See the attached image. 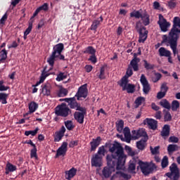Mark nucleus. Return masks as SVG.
Wrapping results in <instances>:
<instances>
[{
	"label": "nucleus",
	"mask_w": 180,
	"mask_h": 180,
	"mask_svg": "<svg viewBox=\"0 0 180 180\" xmlns=\"http://www.w3.org/2000/svg\"><path fill=\"white\" fill-rule=\"evenodd\" d=\"M179 102L176 100H174L172 101V110L173 111H176L178 110V108H179Z\"/></svg>",
	"instance_id": "obj_49"
},
{
	"label": "nucleus",
	"mask_w": 180,
	"mask_h": 180,
	"mask_svg": "<svg viewBox=\"0 0 180 180\" xmlns=\"http://www.w3.org/2000/svg\"><path fill=\"white\" fill-rule=\"evenodd\" d=\"M50 73H48L47 72V66H45L44 68V70H42V72H41V75L39 77V81H41V82H44L45 79L47 78L48 77L50 76Z\"/></svg>",
	"instance_id": "obj_28"
},
{
	"label": "nucleus",
	"mask_w": 180,
	"mask_h": 180,
	"mask_svg": "<svg viewBox=\"0 0 180 180\" xmlns=\"http://www.w3.org/2000/svg\"><path fill=\"white\" fill-rule=\"evenodd\" d=\"M103 156L100 155H93L91 159V165L92 167H101L103 165Z\"/></svg>",
	"instance_id": "obj_13"
},
{
	"label": "nucleus",
	"mask_w": 180,
	"mask_h": 180,
	"mask_svg": "<svg viewBox=\"0 0 180 180\" xmlns=\"http://www.w3.org/2000/svg\"><path fill=\"white\" fill-rule=\"evenodd\" d=\"M123 127H124V121H118V122L116 124L117 131L118 133H122Z\"/></svg>",
	"instance_id": "obj_35"
},
{
	"label": "nucleus",
	"mask_w": 180,
	"mask_h": 180,
	"mask_svg": "<svg viewBox=\"0 0 180 180\" xmlns=\"http://www.w3.org/2000/svg\"><path fill=\"white\" fill-rule=\"evenodd\" d=\"M177 27H180V18L174 17L173 27L170 30L168 36L164 34L163 37H162V44L168 43L170 48H172L174 54L176 52L178 39H179L180 34V30Z\"/></svg>",
	"instance_id": "obj_2"
},
{
	"label": "nucleus",
	"mask_w": 180,
	"mask_h": 180,
	"mask_svg": "<svg viewBox=\"0 0 180 180\" xmlns=\"http://www.w3.org/2000/svg\"><path fill=\"white\" fill-rule=\"evenodd\" d=\"M83 54H96V51L92 46H89L86 49H84V51H82Z\"/></svg>",
	"instance_id": "obj_31"
},
{
	"label": "nucleus",
	"mask_w": 180,
	"mask_h": 180,
	"mask_svg": "<svg viewBox=\"0 0 180 180\" xmlns=\"http://www.w3.org/2000/svg\"><path fill=\"white\" fill-rule=\"evenodd\" d=\"M139 165L142 174L146 176L152 174L157 168L155 164L150 165L148 162H143L142 160L139 161Z\"/></svg>",
	"instance_id": "obj_4"
},
{
	"label": "nucleus",
	"mask_w": 180,
	"mask_h": 180,
	"mask_svg": "<svg viewBox=\"0 0 180 180\" xmlns=\"http://www.w3.org/2000/svg\"><path fill=\"white\" fill-rule=\"evenodd\" d=\"M68 78V74L65 72H60L57 75V77L56 78V80L57 82H61L65 79Z\"/></svg>",
	"instance_id": "obj_36"
},
{
	"label": "nucleus",
	"mask_w": 180,
	"mask_h": 180,
	"mask_svg": "<svg viewBox=\"0 0 180 180\" xmlns=\"http://www.w3.org/2000/svg\"><path fill=\"white\" fill-rule=\"evenodd\" d=\"M160 146H155L154 148L153 146H150L151 154L153 155H158L160 153Z\"/></svg>",
	"instance_id": "obj_45"
},
{
	"label": "nucleus",
	"mask_w": 180,
	"mask_h": 180,
	"mask_svg": "<svg viewBox=\"0 0 180 180\" xmlns=\"http://www.w3.org/2000/svg\"><path fill=\"white\" fill-rule=\"evenodd\" d=\"M169 91V87L168 86H167V83L165 82L163 84H162V86H160V91L167 94V92H168Z\"/></svg>",
	"instance_id": "obj_58"
},
{
	"label": "nucleus",
	"mask_w": 180,
	"mask_h": 180,
	"mask_svg": "<svg viewBox=\"0 0 180 180\" xmlns=\"http://www.w3.org/2000/svg\"><path fill=\"white\" fill-rule=\"evenodd\" d=\"M143 137V139H148V136L147 135V133L146 132L145 129H139L137 130V136L136 138H141Z\"/></svg>",
	"instance_id": "obj_34"
},
{
	"label": "nucleus",
	"mask_w": 180,
	"mask_h": 180,
	"mask_svg": "<svg viewBox=\"0 0 180 180\" xmlns=\"http://www.w3.org/2000/svg\"><path fill=\"white\" fill-rule=\"evenodd\" d=\"M140 82L143 86V94H146V95H148V94L150 93V86L144 74L141 75Z\"/></svg>",
	"instance_id": "obj_12"
},
{
	"label": "nucleus",
	"mask_w": 180,
	"mask_h": 180,
	"mask_svg": "<svg viewBox=\"0 0 180 180\" xmlns=\"http://www.w3.org/2000/svg\"><path fill=\"white\" fill-rule=\"evenodd\" d=\"M37 108H39V105L37 103H36L34 101H32L29 104L30 113L34 112L37 110Z\"/></svg>",
	"instance_id": "obj_32"
},
{
	"label": "nucleus",
	"mask_w": 180,
	"mask_h": 180,
	"mask_svg": "<svg viewBox=\"0 0 180 180\" xmlns=\"http://www.w3.org/2000/svg\"><path fill=\"white\" fill-rule=\"evenodd\" d=\"M105 147H109V152L112 155H107L106 160L108 167H105L102 171L103 176L105 179L110 177L115 172V167L117 170H121L126 164L127 155L124 153L122 145L115 141L113 144L105 143Z\"/></svg>",
	"instance_id": "obj_1"
},
{
	"label": "nucleus",
	"mask_w": 180,
	"mask_h": 180,
	"mask_svg": "<svg viewBox=\"0 0 180 180\" xmlns=\"http://www.w3.org/2000/svg\"><path fill=\"white\" fill-rule=\"evenodd\" d=\"M39 129L36 128L34 130H29V131H25V134L28 136L29 135H31L32 136H35L37 133L39 131Z\"/></svg>",
	"instance_id": "obj_50"
},
{
	"label": "nucleus",
	"mask_w": 180,
	"mask_h": 180,
	"mask_svg": "<svg viewBox=\"0 0 180 180\" xmlns=\"http://www.w3.org/2000/svg\"><path fill=\"white\" fill-rule=\"evenodd\" d=\"M176 150H178V146L177 145H172V144L168 145V146H167L168 153H174V151H176Z\"/></svg>",
	"instance_id": "obj_42"
},
{
	"label": "nucleus",
	"mask_w": 180,
	"mask_h": 180,
	"mask_svg": "<svg viewBox=\"0 0 180 180\" xmlns=\"http://www.w3.org/2000/svg\"><path fill=\"white\" fill-rule=\"evenodd\" d=\"M148 140V138L146 137V138H142L140 141H139L136 143V146L138 150H144L147 146V141Z\"/></svg>",
	"instance_id": "obj_22"
},
{
	"label": "nucleus",
	"mask_w": 180,
	"mask_h": 180,
	"mask_svg": "<svg viewBox=\"0 0 180 180\" xmlns=\"http://www.w3.org/2000/svg\"><path fill=\"white\" fill-rule=\"evenodd\" d=\"M5 82L4 80L0 81V91H6L10 87L4 85Z\"/></svg>",
	"instance_id": "obj_53"
},
{
	"label": "nucleus",
	"mask_w": 180,
	"mask_h": 180,
	"mask_svg": "<svg viewBox=\"0 0 180 180\" xmlns=\"http://www.w3.org/2000/svg\"><path fill=\"white\" fill-rule=\"evenodd\" d=\"M162 75L161 73H155V76L151 77V80L154 83H157L158 82H159L160 80V79L162 78Z\"/></svg>",
	"instance_id": "obj_43"
},
{
	"label": "nucleus",
	"mask_w": 180,
	"mask_h": 180,
	"mask_svg": "<svg viewBox=\"0 0 180 180\" xmlns=\"http://www.w3.org/2000/svg\"><path fill=\"white\" fill-rule=\"evenodd\" d=\"M103 16H100V18H98L97 20H93L90 30L96 31L98 27L101 25V23L103 22Z\"/></svg>",
	"instance_id": "obj_24"
},
{
	"label": "nucleus",
	"mask_w": 180,
	"mask_h": 180,
	"mask_svg": "<svg viewBox=\"0 0 180 180\" xmlns=\"http://www.w3.org/2000/svg\"><path fill=\"white\" fill-rule=\"evenodd\" d=\"M158 52H159L160 56H165V57H170L171 56V51H167L164 47H160L159 49Z\"/></svg>",
	"instance_id": "obj_29"
},
{
	"label": "nucleus",
	"mask_w": 180,
	"mask_h": 180,
	"mask_svg": "<svg viewBox=\"0 0 180 180\" xmlns=\"http://www.w3.org/2000/svg\"><path fill=\"white\" fill-rule=\"evenodd\" d=\"M143 67L146 69V70H154V68H155L154 65H151V64L148 63L146 60H143Z\"/></svg>",
	"instance_id": "obj_41"
},
{
	"label": "nucleus",
	"mask_w": 180,
	"mask_h": 180,
	"mask_svg": "<svg viewBox=\"0 0 180 180\" xmlns=\"http://www.w3.org/2000/svg\"><path fill=\"white\" fill-rule=\"evenodd\" d=\"M64 124L66 129H68L69 131H72L75 128L72 121H70V120L65 121Z\"/></svg>",
	"instance_id": "obj_39"
},
{
	"label": "nucleus",
	"mask_w": 180,
	"mask_h": 180,
	"mask_svg": "<svg viewBox=\"0 0 180 180\" xmlns=\"http://www.w3.org/2000/svg\"><path fill=\"white\" fill-rule=\"evenodd\" d=\"M105 153V149L104 146H101L98 148L97 153L96 155H98L101 157H104Z\"/></svg>",
	"instance_id": "obj_47"
},
{
	"label": "nucleus",
	"mask_w": 180,
	"mask_h": 180,
	"mask_svg": "<svg viewBox=\"0 0 180 180\" xmlns=\"http://www.w3.org/2000/svg\"><path fill=\"white\" fill-rule=\"evenodd\" d=\"M124 150H126L127 153L131 157H134L136 155H137V152L134 151L131 149V148L127 145L125 146Z\"/></svg>",
	"instance_id": "obj_33"
},
{
	"label": "nucleus",
	"mask_w": 180,
	"mask_h": 180,
	"mask_svg": "<svg viewBox=\"0 0 180 180\" xmlns=\"http://www.w3.org/2000/svg\"><path fill=\"white\" fill-rule=\"evenodd\" d=\"M116 174H120L121 177H122L124 180H129L131 178L130 174H125L122 172H116Z\"/></svg>",
	"instance_id": "obj_46"
},
{
	"label": "nucleus",
	"mask_w": 180,
	"mask_h": 180,
	"mask_svg": "<svg viewBox=\"0 0 180 180\" xmlns=\"http://www.w3.org/2000/svg\"><path fill=\"white\" fill-rule=\"evenodd\" d=\"M139 62H140V58H137L136 53H134V58L131 60L130 65L129 66H130L134 72H137V71H139Z\"/></svg>",
	"instance_id": "obj_19"
},
{
	"label": "nucleus",
	"mask_w": 180,
	"mask_h": 180,
	"mask_svg": "<svg viewBox=\"0 0 180 180\" xmlns=\"http://www.w3.org/2000/svg\"><path fill=\"white\" fill-rule=\"evenodd\" d=\"M170 134V126L169 124H165L162 131H160V135L162 137H168Z\"/></svg>",
	"instance_id": "obj_26"
},
{
	"label": "nucleus",
	"mask_w": 180,
	"mask_h": 180,
	"mask_svg": "<svg viewBox=\"0 0 180 180\" xmlns=\"http://www.w3.org/2000/svg\"><path fill=\"white\" fill-rule=\"evenodd\" d=\"M33 22H34L33 20L29 22L28 27L27 28V30H25V32H24V34H30V32H31L32 30Z\"/></svg>",
	"instance_id": "obj_54"
},
{
	"label": "nucleus",
	"mask_w": 180,
	"mask_h": 180,
	"mask_svg": "<svg viewBox=\"0 0 180 180\" xmlns=\"http://www.w3.org/2000/svg\"><path fill=\"white\" fill-rule=\"evenodd\" d=\"M131 18H135L136 19L141 18L143 25L147 26L150 25V15L146 13H143V14L139 11H133L130 13Z\"/></svg>",
	"instance_id": "obj_7"
},
{
	"label": "nucleus",
	"mask_w": 180,
	"mask_h": 180,
	"mask_svg": "<svg viewBox=\"0 0 180 180\" xmlns=\"http://www.w3.org/2000/svg\"><path fill=\"white\" fill-rule=\"evenodd\" d=\"M55 113L58 117H68L71 113V110L65 103H63L56 108Z\"/></svg>",
	"instance_id": "obj_8"
},
{
	"label": "nucleus",
	"mask_w": 180,
	"mask_h": 180,
	"mask_svg": "<svg viewBox=\"0 0 180 180\" xmlns=\"http://www.w3.org/2000/svg\"><path fill=\"white\" fill-rule=\"evenodd\" d=\"M64 49L65 46L63 43L57 44L56 46H53L51 56L47 58V63L49 65H51L53 67L54 63H56V58H58L59 55L61 54L62 51Z\"/></svg>",
	"instance_id": "obj_3"
},
{
	"label": "nucleus",
	"mask_w": 180,
	"mask_h": 180,
	"mask_svg": "<svg viewBox=\"0 0 180 180\" xmlns=\"http://www.w3.org/2000/svg\"><path fill=\"white\" fill-rule=\"evenodd\" d=\"M80 112H74V118L75 120H77V122L79 124H84V117L86 114V109L84 108L83 111H80Z\"/></svg>",
	"instance_id": "obj_14"
},
{
	"label": "nucleus",
	"mask_w": 180,
	"mask_h": 180,
	"mask_svg": "<svg viewBox=\"0 0 180 180\" xmlns=\"http://www.w3.org/2000/svg\"><path fill=\"white\" fill-rule=\"evenodd\" d=\"M172 119V117L169 112H166L164 115V121L165 122H170Z\"/></svg>",
	"instance_id": "obj_59"
},
{
	"label": "nucleus",
	"mask_w": 180,
	"mask_h": 180,
	"mask_svg": "<svg viewBox=\"0 0 180 180\" xmlns=\"http://www.w3.org/2000/svg\"><path fill=\"white\" fill-rule=\"evenodd\" d=\"M37 148L36 146L32 148V149H31L30 150V158H35V159H37Z\"/></svg>",
	"instance_id": "obj_56"
},
{
	"label": "nucleus",
	"mask_w": 180,
	"mask_h": 180,
	"mask_svg": "<svg viewBox=\"0 0 180 180\" xmlns=\"http://www.w3.org/2000/svg\"><path fill=\"white\" fill-rule=\"evenodd\" d=\"M160 105L168 110L171 109V105L166 98L162 99V101H160Z\"/></svg>",
	"instance_id": "obj_30"
},
{
	"label": "nucleus",
	"mask_w": 180,
	"mask_h": 180,
	"mask_svg": "<svg viewBox=\"0 0 180 180\" xmlns=\"http://www.w3.org/2000/svg\"><path fill=\"white\" fill-rule=\"evenodd\" d=\"M167 6L170 9H174L175 7H176V3L169 1L167 2Z\"/></svg>",
	"instance_id": "obj_63"
},
{
	"label": "nucleus",
	"mask_w": 180,
	"mask_h": 180,
	"mask_svg": "<svg viewBox=\"0 0 180 180\" xmlns=\"http://www.w3.org/2000/svg\"><path fill=\"white\" fill-rule=\"evenodd\" d=\"M102 139L101 136H97L96 139H92L90 142L91 151H95L96 148L100 146Z\"/></svg>",
	"instance_id": "obj_20"
},
{
	"label": "nucleus",
	"mask_w": 180,
	"mask_h": 180,
	"mask_svg": "<svg viewBox=\"0 0 180 180\" xmlns=\"http://www.w3.org/2000/svg\"><path fill=\"white\" fill-rule=\"evenodd\" d=\"M63 101L68 103V106H70V108L72 110L83 111V109H85V108L81 106V104L77 103L75 97L65 98Z\"/></svg>",
	"instance_id": "obj_9"
},
{
	"label": "nucleus",
	"mask_w": 180,
	"mask_h": 180,
	"mask_svg": "<svg viewBox=\"0 0 180 180\" xmlns=\"http://www.w3.org/2000/svg\"><path fill=\"white\" fill-rule=\"evenodd\" d=\"M129 172L131 174H136L135 170H136V163L135 162H130L129 165V168H128Z\"/></svg>",
	"instance_id": "obj_48"
},
{
	"label": "nucleus",
	"mask_w": 180,
	"mask_h": 180,
	"mask_svg": "<svg viewBox=\"0 0 180 180\" xmlns=\"http://www.w3.org/2000/svg\"><path fill=\"white\" fill-rule=\"evenodd\" d=\"M145 101L144 97H138L136 99H135L134 103H135V108H138L140 105H142L143 102Z\"/></svg>",
	"instance_id": "obj_38"
},
{
	"label": "nucleus",
	"mask_w": 180,
	"mask_h": 180,
	"mask_svg": "<svg viewBox=\"0 0 180 180\" xmlns=\"http://www.w3.org/2000/svg\"><path fill=\"white\" fill-rule=\"evenodd\" d=\"M169 165V158L167 156H165L163 158V160H162V168L165 169Z\"/></svg>",
	"instance_id": "obj_51"
},
{
	"label": "nucleus",
	"mask_w": 180,
	"mask_h": 180,
	"mask_svg": "<svg viewBox=\"0 0 180 180\" xmlns=\"http://www.w3.org/2000/svg\"><path fill=\"white\" fill-rule=\"evenodd\" d=\"M6 168H7L11 172H14L17 169L16 166H14L10 162H8L7 165H6Z\"/></svg>",
	"instance_id": "obj_55"
},
{
	"label": "nucleus",
	"mask_w": 180,
	"mask_h": 180,
	"mask_svg": "<svg viewBox=\"0 0 180 180\" xmlns=\"http://www.w3.org/2000/svg\"><path fill=\"white\" fill-rule=\"evenodd\" d=\"M105 68L106 66H101L100 68V70H99V72H98L96 74V77L100 79V80H103L106 78L105 77Z\"/></svg>",
	"instance_id": "obj_27"
},
{
	"label": "nucleus",
	"mask_w": 180,
	"mask_h": 180,
	"mask_svg": "<svg viewBox=\"0 0 180 180\" xmlns=\"http://www.w3.org/2000/svg\"><path fill=\"white\" fill-rule=\"evenodd\" d=\"M123 133H124L125 141L129 143L131 140V136L129 128L127 127H124V129H123Z\"/></svg>",
	"instance_id": "obj_25"
},
{
	"label": "nucleus",
	"mask_w": 180,
	"mask_h": 180,
	"mask_svg": "<svg viewBox=\"0 0 180 180\" xmlns=\"http://www.w3.org/2000/svg\"><path fill=\"white\" fill-rule=\"evenodd\" d=\"M40 12L41 11H47L49 10V4L48 3H44L42 6H40L39 8H37Z\"/></svg>",
	"instance_id": "obj_57"
},
{
	"label": "nucleus",
	"mask_w": 180,
	"mask_h": 180,
	"mask_svg": "<svg viewBox=\"0 0 180 180\" xmlns=\"http://www.w3.org/2000/svg\"><path fill=\"white\" fill-rule=\"evenodd\" d=\"M8 98V94L6 93H0V101H1L2 104H7L8 101L7 99Z\"/></svg>",
	"instance_id": "obj_37"
},
{
	"label": "nucleus",
	"mask_w": 180,
	"mask_h": 180,
	"mask_svg": "<svg viewBox=\"0 0 180 180\" xmlns=\"http://www.w3.org/2000/svg\"><path fill=\"white\" fill-rule=\"evenodd\" d=\"M77 169H75V167H72L68 171H65V179L67 180H71L75 177V176L77 174Z\"/></svg>",
	"instance_id": "obj_23"
},
{
	"label": "nucleus",
	"mask_w": 180,
	"mask_h": 180,
	"mask_svg": "<svg viewBox=\"0 0 180 180\" xmlns=\"http://www.w3.org/2000/svg\"><path fill=\"white\" fill-rule=\"evenodd\" d=\"M68 143L67 142H63L61 146L58 148L55 158H57L60 156H65L68 151Z\"/></svg>",
	"instance_id": "obj_16"
},
{
	"label": "nucleus",
	"mask_w": 180,
	"mask_h": 180,
	"mask_svg": "<svg viewBox=\"0 0 180 180\" xmlns=\"http://www.w3.org/2000/svg\"><path fill=\"white\" fill-rule=\"evenodd\" d=\"M129 79H127V77L124 76L120 82H118L120 86L122 87V91H127L128 94H134L135 92L136 86L133 84H128Z\"/></svg>",
	"instance_id": "obj_6"
},
{
	"label": "nucleus",
	"mask_w": 180,
	"mask_h": 180,
	"mask_svg": "<svg viewBox=\"0 0 180 180\" xmlns=\"http://www.w3.org/2000/svg\"><path fill=\"white\" fill-rule=\"evenodd\" d=\"M88 60L90 61L91 63L95 64L97 63V58L96 56V53L91 54L89 58H88Z\"/></svg>",
	"instance_id": "obj_60"
},
{
	"label": "nucleus",
	"mask_w": 180,
	"mask_h": 180,
	"mask_svg": "<svg viewBox=\"0 0 180 180\" xmlns=\"http://www.w3.org/2000/svg\"><path fill=\"white\" fill-rule=\"evenodd\" d=\"M68 91L66 89L61 87L59 91H58L57 95L59 97H65L68 95Z\"/></svg>",
	"instance_id": "obj_40"
},
{
	"label": "nucleus",
	"mask_w": 180,
	"mask_h": 180,
	"mask_svg": "<svg viewBox=\"0 0 180 180\" xmlns=\"http://www.w3.org/2000/svg\"><path fill=\"white\" fill-rule=\"evenodd\" d=\"M158 24L160 26V30L164 32H167L168 27L171 25L170 22H168L162 14H159V20Z\"/></svg>",
	"instance_id": "obj_11"
},
{
	"label": "nucleus",
	"mask_w": 180,
	"mask_h": 180,
	"mask_svg": "<svg viewBox=\"0 0 180 180\" xmlns=\"http://www.w3.org/2000/svg\"><path fill=\"white\" fill-rule=\"evenodd\" d=\"M179 138L177 136H169L168 141L169 143H178L179 142Z\"/></svg>",
	"instance_id": "obj_62"
},
{
	"label": "nucleus",
	"mask_w": 180,
	"mask_h": 180,
	"mask_svg": "<svg viewBox=\"0 0 180 180\" xmlns=\"http://www.w3.org/2000/svg\"><path fill=\"white\" fill-rule=\"evenodd\" d=\"M41 87L42 89H41L40 94H43L44 96H51V86L50 84H44L42 86H41Z\"/></svg>",
	"instance_id": "obj_21"
},
{
	"label": "nucleus",
	"mask_w": 180,
	"mask_h": 180,
	"mask_svg": "<svg viewBox=\"0 0 180 180\" xmlns=\"http://www.w3.org/2000/svg\"><path fill=\"white\" fill-rule=\"evenodd\" d=\"M78 143H79L78 140L71 141L70 144H69V146H70V148H74L75 146H78Z\"/></svg>",
	"instance_id": "obj_64"
},
{
	"label": "nucleus",
	"mask_w": 180,
	"mask_h": 180,
	"mask_svg": "<svg viewBox=\"0 0 180 180\" xmlns=\"http://www.w3.org/2000/svg\"><path fill=\"white\" fill-rule=\"evenodd\" d=\"M88 96V89H87V84H84L82 85L76 95H75V98H77V101H83V99H85Z\"/></svg>",
	"instance_id": "obj_10"
},
{
	"label": "nucleus",
	"mask_w": 180,
	"mask_h": 180,
	"mask_svg": "<svg viewBox=\"0 0 180 180\" xmlns=\"http://www.w3.org/2000/svg\"><path fill=\"white\" fill-rule=\"evenodd\" d=\"M66 132V129L65 126H62L61 129L55 132V135L53 136V141L59 142L62 140L63 137L65 136V133Z\"/></svg>",
	"instance_id": "obj_17"
},
{
	"label": "nucleus",
	"mask_w": 180,
	"mask_h": 180,
	"mask_svg": "<svg viewBox=\"0 0 180 180\" xmlns=\"http://www.w3.org/2000/svg\"><path fill=\"white\" fill-rule=\"evenodd\" d=\"M8 52L6 49H2L0 52L1 60L5 61L7 58Z\"/></svg>",
	"instance_id": "obj_44"
},
{
	"label": "nucleus",
	"mask_w": 180,
	"mask_h": 180,
	"mask_svg": "<svg viewBox=\"0 0 180 180\" xmlns=\"http://www.w3.org/2000/svg\"><path fill=\"white\" fill-rule=\"evenodd\" d=\"M169 172L165 174V176L170 180H179L180 170L176 163L173 162L169 167Z\"/></svg>",
	"instance_id": "obj_5"
},
{
	"label": "nucleus",
	"mask_w": 180,
	"mask_h": 180,
	"mask_svg": "<svg viewBox=\"0 0 180 180\" xmlns=\"http://www.w3.org/2000/svg\"><path fill=\"white\" fill-rule=\"evenodd\" d=\"M143 124L148 125V128L152 130H156L158 128V121L153 119L146 118L143 120Z\"/></svg>",
	"instance_id": "obj_15"
},
{
	"label": "nucleus",
	"mask_w": 180,
	"mask_h": 180,
	"mask_svg": "<svg viewBox=\"0 0 180 180\" xmlns=\"http://www.w3.org/2000/svg\"><path fill=\"white\" fill-rule=\"evenodd\" d=\"M8 19V13L7 12L3 15V17L0 20V24L4 25Z\"/></svg>",
	"instance_id": "obj_61"
},
{
	"label": "nucleus",
	"mask_w": 180,
	"mask_h": 180,
	"mask_svg": "<svg viewBox=\"0 0 180 180\" xmlns=\"http://www.w3.org/2000/svg\"><path fill=\"white\" fill-rule=\"evenodd\" d=\"M133 75V69L131 68V66H129L128 69H127L126 75L124 77H127V79H129V78L131 77Z\"/></svg>",
	"instance_id": "obj_52"
},
{
	"label": "nucleus",
	"mask_w": 180,
	"mask_h": 180,
	"mask_svg": "<svg viewBox=\"0 0 180 180\" xmlns=\"http://www.w3.org/2000/svg\"><path fill=\"white\" fill-rule=\"evenodd\" d=\"M139 34V43H144L148 37V31L146 30V27H143L140 30H138Z\"/></svg>",
	"instance_id": "obj_18"
}]
</instances>
